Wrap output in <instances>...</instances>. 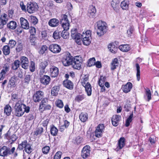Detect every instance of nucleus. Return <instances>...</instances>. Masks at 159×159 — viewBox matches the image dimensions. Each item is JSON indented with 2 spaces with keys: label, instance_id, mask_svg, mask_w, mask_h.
<instances>
[{
  "label": "nucleus",
  "instance_id": "obj_27",
  "mask_svg": "<svg viewBox=\"0 0 159 159\" xmlns=\"http://www.w3.org/2000/svg\"><path fill=\"white\" fill-rule=\"evenodd\" d=\"M7 26L10 29L14 30L16 27V23L15 21H11L7 24Z\"/></svg>",
  "mask_w": 159,
  "mask_h": 159
},
{
  "label": "nucleus",
  "instance_id": "obj_5",
  "mask_svg": "<svg viewBox=\"0 0 159 159\" xmlns=\"http://www.w3.org/2000/svg\"><path fill=\"white\" fill-rule=\"evenodd\" d=\"M82 59L79 56H75L72 60V65L75 69L80 70L81 68Z\"/></svg>",
  "mask_w": 159,
  "mask_h": 159
},
{
  "label": "nucleus",
  "instance_id": "obj_48",
  "mask_svg": "<svg viewBox=\"0 0 159 159\" xmlns=\"http://www.w3.org/2000/svg\"><path fill=\"white\" fill-rule=\"evenodd\" d=\"M36 40V38L34 35H30V41L32 45H34L35 41Z\"/></svg>",
  "mask_w": 159,
  "mask_h": 159
},
{
  "label": "nucleus",
  "instance_id": "obj_60",
  "mask_svg": "<svg viewBox=\"0 0 159 159\" xmlns=\"http://www.w3.org/2000/svg\"><path fill=\"white\" fill-rule=\"evenodd\" d=\"M43 131V129L42 127H41L37 129L36 131L35 132V134L36 135L39 134H40L42 133Z\"/></svg>",
  "mask_w": 159,
  "mask_h": 159
},
{
  "label": "nucleus",
  "instance_id": "obj_12",
  "mask_svg": "<svg viewBox=\"0 0 159 159\" xmlns=\"http://www.w3.org/2000/svg\"><path fill=\"white\" fill-rule=\"evenodd\" d=\"M50 75L52 77H56L59 73L58 68L54 66H52L50 68Z\"/></svg>",
  "mask_w": 159,
  "mask_h": 159
},
{
  "label": "nucleus",
  "instance_id": "obj_64",
  "mask_svg": "<svg viewBox=\"0 0 159 159\" xmlns=\"http://www.w3.org/2000/svg\"><path fill=\"white\" fill-rule=\"evenodd\" d=\"M11 134V132L9 130L7 131V133L5 134V137L8 139L9 140Z\"/></svg>",
  "mask_w": 159,
  "mask_h": 159
},
{
  "label": "nucleus",
  "instance_id": "obj_58",
  "mask_svg": "<svg viewBox=\"0 0 159 159\" xmlns=\"http://www.w3.org/2000/svg\"><path fill=\"white\" fill-rule=\"evenodd\" d=\"M9 70V66L7 64H5L4 65L3 69L2 70V71L4 72L5 74H6V73Z\"/></svg>",
  "mask_w": 159,
  "mask_h": 159
},
{
  "label": "nucleus",
  "instance_id": "obj_10",
  "mask_svg": "<svg viewBox=\"0 0 159 159\" xmlns=\"http://www.w3.org/2000/svg\"><path fill=\"white\" fill-rule=\"evenodd\" d=\"M48 65V62L45 61H40L39 64V75H43L46 72L45 68Z\"/></svg>",
  "mask_w": 159,
  "mask_h": 159
},
{
  "label": "nucleus",
  "instance_id": "obj_59",
  "mask_svg": "<svg viewBox=\"0 0 159 159\" xmlns=\"http://www.w3.org/2000/svg\"><path fill=\"white\" fill-rule=\"evenodd\" d=\"M71 36L72 37H74L75 35L78 33L77 32V29L76 28H73L71 30Z\"/></svg>",
  "mask_w": 159,
  "mask_h": 159
},
{
  "label": "nucleus",
  "instance_id": "obj_3",
  "mask_svg": "<svg viewBox=\"0 0 159 159\" xmlns=\"http://www.w3.org/2000/svg\"><path fill=\"white\" fill-rule=\"evenodd\" d=\"M92 38L91 32L90 30L84 32L81 35L82 41L85 45L88 46L90 44Z\"/></svg>",
  "mask_w": 159,
  "mask_h": 159
},
{
  "label": "nucleus",
  "instance_id": "obj_50",
  "mask_svg": "<svg viewBox=\"0 0 159 159\" xmlns=\"http://www.w3.org/2000/svg\"><path fill=\"white\" fill-rule=\"evenodd\" d=\"M84 98V95H79L76 96L75 100L76 101L80 102V101L83 100Z\"/></svg>",
  "mask_w": 159,
  "mask_h": 159
},
{
  "label": "nucleus",
  "instance_id": "obj_25",
  "mask_svg": "<svg viewBox=\"0 0 159 159\" xmlns=\"http://www.w3.org/2000/svg\"><path fill=\"white\" fill-rule=\"evenodd\" d=\"M108 48L109 51L113 53H116L117 52L118 48L114 44L110 43L108 45Z\"/></svg>",
  "mask_w": 159,
  "mask_h": 159
},
{
  "label": "nucleus",
  "instance_id": "obj_40",
  "mask_svg": "<svg viewBox=\"0 0 159 159\" xmlns=\"http://www.w3.org/2000/svg\"><path fill=\"white\" fill-rule=\"evenodd\" d=\"M133 117V112H132L131 114H130V115L129 116V117L126 120L125 126L126 127H128L130 123L132 121Z\"/></svg>",
  "mask_w": 159,
  "mask_h": 159
},
{
  "label": "nucleus",
  "instance_id": "obj_11",
  "mask_svg": "<svg viewBox=\"0 0 159 159\" xmlns=\"http://www.w3.org/2000/svg\"><path fill=\"white\" fill-rule=\"evenodd\" d=\"M48 49L50 51L54 53H58L61 51L60 46L56 44H51L49 47Z\"/></svg>",
  "mask_w": 159,
  "mask_h": 159
},
{
  "label": "nucleus",
  "instance_id": "obj_51",
  "mask_svg": "<svg viewBox=\"0 0 159 159\" xmlns=\"http://www.w3.org/2000/svg\"><path fill=\"white\" fill-rule=\"evenodd\" d=\"M30 70V71L33 72L35 70V67L34 63L31 61L30 62V65L29 67Z\"/></svg>",
  "mask_w": 159,
  "mask_h": 159
},
{
  "label": "nucleus",
  "instance_id": "obj_54",
  "mask_svg": "<svg viewBox=\"0 0 159 159\" xmlns=\"http://www.w3.org/2000/svg\"><path fill=\"white\" fill-rule=\"evenodd\" d=\"M8 153V150H0V156H6Z\"/></svg>",
  "mask_w": 159,
  "mask_h": 159
},
{
  "label": "nucleus",
  "instance_id": "obj_39",
  "mask_svg": "<svg viewBox=\"0 0 159 159\" xmlns=\"http://www.w3.org/2000/svg\"><path fill=\"white\" fill-rule=\"evenodd\" d=\"M145 97H147L148 101H149L151 99V94L149 89L147 88L146 89Z\"/></svg>",
  "mask_w": 159,
  "mask_h": 159
},
{
  "label": "nucleus",
  "instance_id": "obj_46",
  "mask_svg": "<svg viewBox=\"0 0 159 159\" xmlns=\"http://www.w3.org/2000/svg\"><path fill=\"white\" fill-rule=\"evenodd\" d=\"M134 28L133 26H130L128 29L127 31V34L128 37H130L134 31Z\"/></svg>",
  "mask_w": 159,
  "mask_h": 159
},
{
  "label": "nucleus",
  "instance_id": "obj_1",
  "mask_svg": "<svg viewBox=\"0 0 159 159\" xmlns=\"http://www.w3.org/2000/svg\"><path fill=\"white\" fill-rule=\"evenodd\" d=\"M30 109L29 107H27L25 104L22 103L20 101H18L14 107L15 115L17 116H21L25 112L26 113L29 112Z\"/></svg>",
  "mask_w": 159,
  "mask_h": 159
},
{
  "label": "nucleus",
  "instance_id": "obj_36",
  "mask_svg": "<svg viewBox=\"0 0 159 159\" xmlns=\"http://www.w3.org/2000/svg\"><path fill=\"white\" fill-rule=\"evenodd\" d=\"M50 132L52 135L54 136H56L57 135L58 130L54 126H52L51 128Z\"/></svg>",
  "mask_w": 159,
  "mask_h": 159
},
{
  "label": "nucleus",
  "instance_id": "obj_62",
  "mask_svg": "<svg viewBox=\"0 0 159 159\" xmlns=\"http://www.w3.org/2000/svg\"><path fill=\"white\" fill-rule=\"evenodd\" d=\"M11 99L14 101L18 100V95L16 94H12L11 95Z\"/></svg>",
  "mask_w": 159,
  "mask_h": 159
},
{
  "label": "nucleus",
  "instance_id": "obj_17",
  "mask_svg": "<svg viewBox=\"0 0 159 159\" xmlns=\"http://www.w3.org/2000/svg\"><path fill=\"white\" fill-rule=\"evenodd\" d=\"M31 145L27 143L26 140H24L18 145V148L19 149H30Z\"/></svg>",
  "mask_w": 159,
  "mask_h": 159
},
{
  "label": "nucleus",
  "instance_id": "obj_26",
  "mask_svg": "<svg viewBox=\"0 0 159 159\" xmlns=\"http://www.w3.org/2000/svg\"><path fill=\"white\" fill-rule=\"evenodd\" d=\"M96 12V9L95 7L93 6L90 7L88 11L89 16L92 18L94 17Z\"/></svg>",
  "mask_w": 159,
  "mask_h": 159
},
{
  "label": "nucleus",
  "instance_id": "obj_47",
  "mask_svg": "<svg viewBox=\"0 0 159 159\" xmlns=\"http://www.w3.org/2000/svg\"><path fill=\"white\" fill-rule=\"evenodd\" d=\"M29 19L30 21L34 24H36L38 22V19L36 17L31 16H30Z\"/></svg>",
  "mask_w": 159,
  "mask_h": 159
},
{
  "label": "nucleus",
  "instance_id": "obj_16",
  "mask_svg": "<svg viewBox=\"0 0 159 159\" xmlns=\"http://www.w3.org/2000/svg\"><path fill=\"white\" fill-rule=\"evenodd\" d=\"M20 21L21 27L25 29H28L29 28V23L27 20L23 17H21Z\"/></svg>",
  "mask_w": 159,
  "mask_h": 159
},
{
  "label": "nucleus",
  "instance_id": "obj_28",
  "mask_svg": "<svg viewBox=\"0 0 159 159\" xmlns=\"http://www.w3.org/2000/svg\"><path fill=\"white\" fill-rule=\"evenodd\" d=\"M79 118L82 122H85L88 119V114L86 113H81L79 115Z\"/></svg>",
  "mask_w": 159,
  "mask_h": 159
},
{
  "label": "nucleus",
  "instance_id": "obj_21",
  "mask_svg": "<svg viewBox=\"0 0 159 159\" xmlns=\"http://www.w3.org/2000/svg\"><path fill=\"white\" fill-rule=\"evenodd\" d=\"M63 84L67 88L72 89L73 88V84L70 80H66L63 81Z\"/></svg>",
  "mask_w": 159,
  "mask_h": 159
},
{
  "label": "nucleus",
  "instance_id": "obj_24",
  "mask_svg": "<svg viewBox=\"0 0 159 159\" xmlns=\"http://www.w3.org/2000/svg\"><path fill=\"white\" fill-rule=\"evenodd\" d=\"M59 23V20L55 18L51 19L48 22V24L52 27L57 26L58 25Z\"/></svg>",
  "mask_w": 159,
  "mask_h": 159
},
{
  "label": "nucleus",
  "instance_id": "obj_55",
  "mask_svg": "<svg viewBox=\"0 0 159 159\" xmlns=\"http://www.w3.org/2000/svg\"><path fill=\"white\" fill-rule=\"evenodd\" d=\"M62 154L60 151L57 152L54 155L53 159H60Z\"/></svg>",
  "mask_w": 159,
  "mask_h": 159
},
{
  "label": "nucleus",
  "instance_id": "obj_63",
  "mask_svg": "<svg viewBox=\"0 0 159 159\" xmlns=\"http://www.w3.org/2000/svg\"><path fill=\"white\" fill-rule=\"evenodd\" d=\"M82 140V138L79 136H78L75 139V143L77 144H80L81 143Z\"/></svg>",
  "mask_w": 159,
  "mask_h": 159
},
{
  "label": "nucleus",
  "instance_id": "obj_45",
  "mask_svg": "<svg viewBox=\"0 0 159 159\" xmlns=\"http://www.w3.org/2000/svg\"><path fill=\"white\" fill-rule=\"evenodd\" d=\"M95 59L94 57L90 58L88 62V66L90 67L94 65Z\"/></svg>",
  "mask_w": 159,
  "mask_h": 159
},
{
  "label": "nucleus",
  "instance_id": "obj_31",
  "mask_svg": "<svg viewBox=\"0 0 159 159\" xmlns=\"http://www.w3.org/2000/svg\"><path fill=\"white\" fill-rule=\"evenodd\" d=\"M11 111V107L9 105H6L4 109V113L7 116H9Z\"/></svg>",
  "mask_w": 159,
  "mask_h": 159
},
{
  "label": "nucleus",
  "instance_id": "obj_2",
  "mask_svg": "<svg viewBox=\"0 0 159 159\" xmlns=\"http://www.w3.org/2000/svg\"><path fill=\"white\" fill-rule=\"evenodd\" d=\"M97 34L99 37L103 35L107 30V23L102 20H99L97 22Z\"/></svg>",
  "mask_w": 159,
  "mask_h": 159
},
{
  "label": "nucleus",
  "instance_id": "obj_30",
  "mask_svg": "<svg viewBox=\"0 0 159 159\" xmlns=\"http://www.w3.org/2000/svg\"><path fill=\"white\" fill-rule=\"evenodd\" d=\"M119 63L118 62V59L115 58L112 61L111 63V69L112 70H114L116 69V67L118 66Z\"/></svg>",
  "mask_w": 159,
  "mask_h": 159
},
{
  "label": "nucleus",
  "instance_id": "obj_18",
  "mask_svg": "<svg viewBox=\"0 0 159 159\" xmlns=\"http://www.w3.org/2000/svg\"><path fill=\"white\" fill-rule=\"evenodd\" d=\"M120 117V116L117 115L112 116L111 118V122L114 126H116L118 125Z\"/></svg>",
  "mask_w": 159,
  "mask_h": 159
},
{
  "label": "nucleus",
  "instance_id": "obj_32",
  "mask_svg": "<svg viewBox=\"0 0 159 159\" xmlns=\"http://www.w3.org/2000/svg\"><path fill=\"white\" fill-rule=\"evenodd\" d=\"M59 89V87L58 86H54L52 89L51 94L54 96H56L58 94Z\"/></svg>",
  "mask_w": 159,
  "mask_h": 159
},
{
  "label": "nucleus",
  "instance_id": "obj_19",
  "mask_svg": "<svg viewBox=\"0 0 159 159\" xmlns=\"http://www.w3.org/2000/svg\"><path fill=\"white\" fill-rule=\"evenodd\" d=\"M119 48L124 52H127L130 50V47L128 44L121 45L119 46Z\"/></svg>",
  "mask_w": 159,
  "mask_h": 159
},
{
  "label": "nucleus",
  "instance_id": "obj_7",
  "mask_svg": "<svg viewBox=\"0 0 159 159\" xmlns=\"http://www.w3.org/2000/svg\"><path fill=\"white\" fill-rule=\"evenodd\" d=\"M104 129V126L103 124H100L97 127L95 131V135L98 138L101 137Z\"/></svg>",
  "mask_w": 159,
  "mask_h": 159
},
{
  "label": "nucleus",
  "instance_id": "obj_37",
  "mask_svg": "<svg viewBox=\"0 0 159 159\" xmlns=\"http://www.w3.org/2000/svg\"><path fill=\"white\" fill-rule=\"evenodd\" d=\"M2 51L4 54L5 55H7L10 53V49L8 46L5 45L3 48Z\"/></svg>",
  "mask_w": 159,
  "mask_h": 159
},
{
  "label": "nucleus",
  "instance_id": "obj_6",
  "mask_svg": "<svg viewBox=\"0 0 159 159\" xmlns=\"http://www.w3.org/2000/svg\"><path fill=\"white\" fill-rule=\"evenodd\" d=\"M38 8L37 4L36 3H28L27 5V10L28 13H32L37 10Z\"/></svg>",
  "mask_w": 159,
  "mask_h": 159
},
{
  "label": "nucleus",
  "instance_id": "obj_38",
  "mask_svg": "<svg viewBox=\"0 0 159 159\" xmlns=\"http://www.w3.org/2000/svg\"><path fill=\"white\" fill-rule=\"evenodd\" d=\"M88 80V75H85L82 76L81 79V83L82 85H84L86 84L87 80Z\"/></svg>",
  "mask_w": 159,
  "mask_h": 159
},
{
  "label": "nucleus",
  "instance_id": "obj_9",
  "mask_svg": "<svg viewBox=\"0 0 159 159\" xmlns=\"http://www.w3.org/2000/svg\"><path fill=\"white\" fill-rule=\"evenodd\" d=\"M20 60L22 67L25 69H28L29 63L28 58L25 56H22L20 57Z\"/></svg>",
  "mask_w": 159,
  "mask_h": 159
},
{
  "label": "nucleus",
  "instance_id": "obj_43",
  "mask_svg": "<svg viewBox=\"0 0 159 159\" xmlns=\"http://www.w3.org/2000/svg\"><path fill=\"white\" fill-rule=\"evenodd\" d=\"M106 81V78L103 76H101L98 82L99 85L100 86H103Z\"/></svg>",
  "mask_w": 159,
  "mask_h": 159
},
{
  "label": "nucleus",
  "instance_id": "obj_4",
  "mask_svg": "<svg viewBox=\"0 0 159 159\" xmlns=\"http://www.w3.org/2000/svg\"><path fill=\"white\" fill-rule=\"evenodd\" d=\"M60 22L63 30H68L69 29L70 24L67 16L65 14L62 15Z\"/></svg>",
  "mask_w": 159,
  "mask_h": 159
},
{
  "label": "nucleus",
  "instance_id": "obj_53",
  "mask_svg": "<svg viewBox=\"0 0 159 159\" xmlns=\"http://www.w3.org/2000/svg\"><path fill=\"white\" fill-rule=\"evenodd\" d=\"M23 48L22 44L21 43H17V46L16 48V52H19L21 51Z\"/></svg>",
  "mask_w": 159,
  "mask_h": 159
},
{
  "label": "nucleus",
  "instance_id": "obj_56",
  "mask_svg": "<svg viewBox=\"0 0 159 159\" xmlns=\"http://www.w3.org/2000/svg\"><path fill=\"white\" fill-rule=\"evenodd\" d=\"M47 49L48 47L46 45L42 46L39 51V53L41 54H43L47 50Z\"/></svg>",
  "mask_w": 159,
  "mask_h": 159
},
{
  "label": "nucleus",
  "instance_id": "obj_49",
  "mask_svg": "<svg viewBox=\"0 0 159 159\" xmlns=\"http://www.w3.org/2000/svg\"><path fill=\"white\" fill-rule=\"evenodd\" d=\"M55 103L56 106L59 108H61L63 107V103L60 100H58L56 101Z\"/></svg>",
  "mask_w": 159,
  "mask_h": 159
},
{
  "label": "nucleus",
  "instance_id": "obj_20",
  "mask_svg": "<svg viewBox=\"0 0 159 159\" xmlns=\"http://www.w3.org/2000/svg\"><path fill=\"white\" fill-rule=\"evenodd\" d=\"M72 59L69 56L66 57L62 61L63 64L65 66H67L71 64L72 65Z\"/></svg>",
  "mask_w": 159,
  "mask_h": 159
},
{
  "label": "nucleus",
  "instance_id": "obj_23",
  "mask_svg": "<svg viewBox=\"0 0 159 159\" xmlns=\"http://www.w3.org/2000/svg\"><path fill=\"white\" fill-rule=\"evenodd\" d=\"M129 0H124L121 2L120 5L123 9L128 10L129 9Z\"/></svg>",
  "mask_w": 159,
  "mask_h": 159
},
{
  "label": "nucleus",
  "instance_id": "obj_14",
  "mask_svg": "<svg viewBox=\"0 0 159 159\" xmlns=\"http://www.w3.org/2000/svg\"><path fill=\"white\" fill-rule=\"evenodd\" d=\"M7 15L3 14L0 17V29L2 28L4 25H6L7 21Z\"/></svg>",
  "mask_w": 159,
  "mask_h": 159
},
{
  "label": "nucleus",
  "instance_id": "obj_61",
  "mask_svg": "<svg viewBox=\"0 0 159 159\" xmlns=\"http://www.w3.org/2000/svg\"><path fill=\"white\" fill-rule=\"evenodd\" d=\"M24 80L25 83L28 84L30 80V76L29 75H26L25 78Z\"/></svg>",
  "mask_w": 159,
  "mask_h": 159
},
{
  "label": "nucleus",
  "instance_id": "obj_15",
  "mask_svg": "<svg viewBox=\"0 0 159 159\" xmlns=\"http://www.w3.org/2000/svg\"><path fill=\"white\" fill-rule=\"evenodd\" d=\"M132 87V84L130 82H128L126 84L123 85L122 89L125 93H128L130 92Z\"/></svg>",
  "mask_w": 159,
  "mask_h": 159
},
{
  "label": "nucleus",
  "instance_id": "obj_22",
  "mask_svg": "<svg viewBox=\"0 0 159 159\" xmlns=\"http://www.w3.org/2000/svg\"><path fill=\"white\" fill-rule=\"evenodd\" d=\"M85 88V91L88 96H90L92 93V88L89 82H87L84 85H82Z\"/></svg>",
  "mask_w": 159,
  "mask_h": 159
},
{
  "label": "nucleus",
  "instance_id": "obj_57",
  "mask_svg": "<svg viewBox=\"0 0 159 159\" xmlns=\"http://www.w3.org/2000/svg\"><path fill=\"white\" fill-rule=\"evenodd\" d=\"M53 37L55 39H58L60 38V35L59 32L56 30L54 32L53 34Z\"/></svg>",
  "mask_w": 159,
  "mask_h": 159
},
{
  "label": "nucleus",
  "instance_id": "obj_35",
  "mask_svg": "<svg viewBox=\"0 0 159 159\" xmlns=\"http://www.w3.org/2000/svg\"><path fill=\"white\" fill-rule=\"evenodd\" d=\"M20 61L18 60H15L12 64V68L14 70H16L20 66Z\"/></svg>",
  "mask_w": 159,
  "mask_h": 159
},
{
  "label": "nucleus",
  "instance_id": "obj_13",
  "mask_svg": "<svg viewBox=\"0 0 159 159\" xmlns=\"http://www.w3.org/2000/svg\"><path fill=\"white\" fill-rule=\"evenodd\" d=\"M40 80L41 83L42 84L47 85L49 83L51 79L49 76L44 75L42 76H41Z\"/></svg>",
  "mask_w": 159,
  "mask_h": 159
},
{
  "label": "nucleus",
  "instance_id": "obj_41",
  "mask_svg": "<svg viewBox=\"0 0 159 159\" xmlns=\"http://www.w3.org/2000/svg\"><path fill=\"white\" fill-rule=\"evenodd\" d=\"M48 102V99L47 98H44L41 101L39 109H43L44 107L46 104V103Z\"/></svg>",
  "mask_w": 159,
  "mask_h": 159
},
{
  "label": "nucleus",
  "instance_id": "obj_8",
  "mask_svg": "<svg viewBox=\"0 0 159 159\" xmlns=\"http://www.w3.org/2000/svg\"><path fill=\"white\" fill-rule=\"evenodd\" d=\"M44 96V93L41 91H38L33 95V99L35 102H39Z\"/></svg>",
  "mask_w": 159,
  "mask_h": 159
},
{
  "label": "nucleus",
  "instance_id": "obj_33",
  "mask_svg": "<svg viewBox=\"0 0 159 159\" xmlns=\"http://www.w3.org/2000/svg\"><path fill=\"white\" fill-rule=\"evenodd\" d=\"M119 4L118 0H113L111 3L112 7L115 10H117Z\"/></svg>",
  "mask_w": 159,
  "mask_h": 159
},
{
  "label": "nucleus",
  "instance_id": "obj_29",
  "mask_svg": "<svg viewBox=\"0 0 159 159\" xmlns=\"http://www.w3.org/2000/svg\"><path fill=\"white\" fill-rule=\"evenodd\" d=\"M90 150H82L81 151V156L84 159L86 158L89 156L90 154Z\"/></svg>",
  "mask_w": 159,
  "mask_h": 159
},
{
  "label": "nucleus",
  "instance_id": "obj_42",
  "mask_svg": "<svg viewBox=\"0 0 159 159\" xmlns=\"http://www.w3.org/2000/svg\"><path fill=\"white\" fill-rule=\"evenodd\" d=\"M136 67L137 70V74L136 77L137 78V80L139 81L140 79V67L139 65L138 64H136Z\"/></svg>",
  "mask_w": 159,
  "mask_h": 159
},
{
  "label": "nucleus",
  "instance_id": "obj_44",
  "mask_svg": "<svg viewBox=\"0 0 159 159\" xmlns=\"http://www.w3.org/2000/svg\"><path fill=\"white\" fill-rule=\"evenodd\" d=\"M67 31L63 30L61 32V36L64 39H66L69 38V34Z\"/></svg>",
  "mask_w": 159,
  "mask_h": 159
},
{
  "label": "nucleus",
  "instance_id": "obj_34",
  "mask_svg": "<svg viewBox=\"0 0 159 159\" xmlns=\"http://www.w3.org/2000/svg\"><path fill=\"white\" fill-rule=\"evenodd\" d=\"M125 144V139L124 138H121L118 141V146L120 149L122 148Z\"/></svg>",
  "mask_w": 159,
  "mask_h": 159
},
{
  "label": "nucleus",
  "instance_id": "obj_52",
  "mask_svg": "<svg viewBox=\"0 0 159 159\" xmlns=\"http://www.w3.org/2000/svg\"><path fill=\"white\" fill-rule=\"evenodd\" d=\"M16 44V41L13 39H11L9 41L8 46L9 47L12 48L14 47Z\"/></svg>",
  "mask_w": 159,
  "mask_h": 159
}]
</instances>
